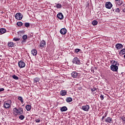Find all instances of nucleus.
Here are the masks:
<instances>
[{"label":"nucleus","instance_id":"obj_1","mask_svg":"<svg viewBox=\"0 0 125 125\" xmlns=\"http://www.w3.org/2000/svg\"><path fill=\"white\" fill-rule=\"evenodd\" d=\"M110 63H111V65L110 66L111 71H113V72H118V69H119V66L120 65L119 62L115 61H111Z\"/></svg>","mask_w":125,"mask_h":125},{"label":"nucleus","instance_id":"obj_2","mask_svg":"<svg viewBox=\"0 0 125 125\" xmlns=\"http://www.w3.org/2000/svg\"><path fill=\"white\" fill-rule=\"evenodd\" d=\"M13 112L16 113L17 115H22V114L24 113V111H23V108L22 107H19L17 109V108L15 107L13 109Z\"/></svg>","mask_w":125,"mask_h":125},{"label":"nucleus","instance_id":"obj_3","mask_svg":"<svg viewBox=\"0 0 125 125\" xmlns=\"http://www.w3.org/2000/svg\"><path fill=\"white\" fill-rule=\"evenodd\" d=\"M11 100H9L5 102L3 104V107L5 109H9L11 106Z\"/></svg>","mask_w":125,"mask_h":125},{"label":"nucleus","instance_id":"obj_4","mask_svg":"<svg viewBox=\"0 0 125 125\" xmlns=\"http://www.w3.org/2000/svg\"><path fill=\"white\" fill-rule=\"evenodd\" d=\"M72 63L77 65H81V60L78 57H75L72 60Z\"/></svg>","mask_w":125,"mask_h":125},{"label":"nucleus","instance_id":"obj_5","mask_svg":"<svg viewBox=\"0 0 125 125\" xmlns=\"http://www.w3.org/2000/svg\"><path fill=\"white\" fill-rule=\"evenodd\" d=\"M18 66L19 68H24V67L26 66V64L25 63V62L21 60L18 62Z\"/></svg>","mask_w":125,"mask_h":125},{"label":"nucleus","instance_id":"obj_6","mask_svg":"<svg viewBox=\"0 0 125 125\" xmlns=\"http://www.w3.org/2000/svg\"><path fill=\"white\" fill-rule=\"evenodd\" d=\"M15 18L17 20H21L23 18V15L21 13H18L16 14Z\"/></svg>","mask_w":125,"mask_h":125},{"label":"nucleus","instance_id":"obj_7","mask_svg":"<svg viewBox=\"0 0 125 125\" xmlns=\"http://www.w3.org/2000/svg\"><path fill=\"white\" fill-rule=\"evenodd\" d=\"M82 110H83V111H85V112H88L89 110V105L87 104L83 105L82 106Z\"/></svg>","mask_w":125,"mask_h":125},{"label":"nucleus","instance_id":"obj_8","mask_svg":"<svg viewBox=\"0 0 125 125\" xmlns=\"http://www.w3.org/2000/svg\"><path fill=\"white\" fill-rule=\"evenodd\" d=\"M112 6H113V5L110 2H107L105 3V7L106 8H108V9H111Z\"/></svg>","mask_w":125,"mask_h":125},{"label":"nucleus","instance_id":"obj_9","mask_svg":"<svg viewBox=\"0 0 125 125\" xmlns=\"http://www.w3.org/2000/svg\"><path fill=\"white\" fill-rule=\"evenodd\" d=\"M57 17L58 19H60V20H63L64 16H63V14H62V13H59L57 15Z\"/></svg>","mask_w":125,"mask_h":125},{"label":"nucleus","instance_id":"obj_10","mask_svg":"<svg viewBox=\"0 0 125 125\" xmlns=\"http://www.w3.org/2000/svg\"><path fill=\"white\" fill-rule=\"evenodd\" d=\"M60 32L62 35H66L67 34V29L66 28H62Z\"/></svg>","mask_w":125,"mask_h":125},{"label":"nucleus","instance_id":"obj_11","mask_svg":"<svg viewBox=\"0 0 125 125\" xmlns=\"http://www.w3.org/2000/svg\"><path fill=\"white\" fill-rule=\"evenodd\" d=\"M78 74L79 73H78L77 72L73 71L71 74V77L72 78H76L77 77H78Z\"/></svg>","mask_w":125,"mask_h":125},{"label":"nucleus","instance_id":"obj_12","mask_svg":"<svg viewBox=\"0 0 125 125\" xmlns=\"http://www.w3.org/2000/svg\"><path fill=\"white\" fill-rule=\"evenodd\" d=\"M44 45H45V41H44V40H43L40 42V47L43 48V47H44Z\"/></svg>","mask_w":125,"mask_h":125},{"label":"nucleus","instance_id":"obj_13","mask_svg":"<svg viewBox=\"0 0 125 125\" xmlns=\"http://www.w3.org/2000/svg\"><path fill=\"white\" fill-rule=\"evenodd\" d=\"M60 94L62 96H65L67 94V91L65 90H62L60 91Z\"/></svg>","mask_w":125,"mask_h":125},{"label":"nucleus","instance_id":"obj_14","mask_svg":"<svg viewBox=\"0 0 125 125\" xmlns=\"http://www.w3.org/2000/svg\"><path fill=\"white\" fill-rule=\"evenodd\" d=\"M105 123H108V124H111L112 123V118L111 117H107L105 119Z\"/></svg>","mask_w":125,"mask_h":125},{"label":"nucleus","instance_id":"obj_15","mask_svg":"<svg viewBox=\"0 0 125 125\" xmlns=\"http://www.w3.org/2000/svg\"><path fill=\"white\" fill-rule=\"evenodd\" d=\"M116 48L117 49H121V48H123V44L121 43H118L116 45Z\"/></svg>","mask_w":125,"mask_h":125},{"label":"nucleus","instance_id":"obj_16","mask_svg":"<svg viewBox=\"0 0 125 125\" xmlns=\"http://www.w3.org/2000/svg\"><path fill=\"white\" fill-rule=\"evenodd\" d=\"M60 110H61V112H66V111H67V110H68V108L66 106H62V107H61Z\"/></svg>","mask_w":125,"mask_h":125},{"label":"nucleus","instance_id":"obj_17","mask_svg":"<svg viewBox=\"0 0 125 125\" xmlns=\"http://www.w3.org/2000/svg\"><path fill=\"white\" fill-rule=\"evenodd\" d=\"M31 53L34 56H36L38 54V51L36 49H33L31 51Z\"/></svg>","mask_w":125,"mask_h":125},{"label":"nucleus","instance_id":"obj_18","mask_svg":"<svg viewBox=\"0 0 125 125\" xmlns=\"http://www.w3.org/2000/svg\"><path fill=\"white\" fill-rule=\"evenodd\" d=\"M25 108L26 109L27 111H31V109H32V105H27L25 106Z\"/></svg>","mask_w":125,"mask_h":125},{"label":"nucleus","instance_id":"obj_19","mask_svg":"<svg viewBox=\"0 0 125 125\" xmlns=\"http://www.w3.org/2000/svg\"><path fill=\"white\" fill-rule=\"evenodd\" d=\"M66 101L68 103H69V102H72V101H73V99L71 97H68L66 99Z\"/></svg>","mask_w":125,"mask_h":125},{"label":"nucleus","instance_id":"obj_20","mask_svg":"<svg viewBox=\"0 0 125 125\" xmlns=\"http://www.w3.org/2000/svg\"><path fill=\"white\" fill-rule=\"evenodd\" d=\"M19 119L20 120H21V121H22L25 119V116H24L23 115H22V114L19 115Z\"/></svg>","mask_w":125,"mask_h":125},{"label":"nucleus","instance_id":"obj_21","mask_svg":"<svg viewBox=\"0 0 125 125\" xmlns=\"http://www.w3.org/2000/svg\"><path fill=\"white\" fill-rule=\"evenodd\" d=\"M18 100H20V101H21V104H23V103H24V101L23 100V98H22V97L21 96H19L18 98Z\"/></svg>","mask_w":125,"mask_h":125},{"label":"nucleus","instance_id":"obj_22","mask_svg":"<svg viewBox=\"0 0 125 125\" xmlns=\"http://www.w3.org/2000/svg\"><path fill=\"white\" fill-rule=\"evenodd\" d=\"M6 32V30L4 28L0 29V34H4Z\"/></svg>","mask_w":125,"mask_h":125},{"label":"nucleus","instance_id":"obj_23","mask_svg":"<svg viewBox=\"0 0 125 125\" xmlns=\"http://www.w3.org/2000/svg\"><path fill=\"white\" fill-rule=\"evenodd\" d=\"M55 7L57 8H61L62 7V5L60 3L56 4Z\"/></svg>","mask_w":125,"mask_h":125},{"label":"nucleus","instance_id":"obj_24","mask_svg":"<svg viewBox=\"0 0 125 125\" xmlns=\"http://www.w3.org/2000/svg\"><path fill=\"white\" fill-rule=\"evenodd\" d=\"M120 55H124L125 54V49H123L120 52Z\"/></svg>","mask_w":125,"mask_h":125},{"label":"nucleus","instance_id":"obj_25","mask_svg":"<svg viewBox=\"0 0 125 125\" xmlns=\"http://www.w3.org/2000/svg\"><path fill=\"white\" fill-rule=\"evenodd\" d=\"M118 5H122V4H123V3H124V1H123V0H118V1L117 2Z\"/></svg>","mask_w":125,"mask_h":125},{"label":"nucleus","instance_id":"obj_26","mask_svg":"<svg viewBox=\"0 0 125 125\" xmlns=\"http://www.w3.org/2000/svg\"><path fill=\"white\" fill-rule=\"evenodd\" d=\"M98 22L97 21H93L92 22V25H93V26H96V25H97Z\"/></svg>","mask_w":125,"mask_h":125},{"label":"nucleus","instance_id":"obj_27","mask_svg":"<svg viewBox=\"0 0 125 125\" xmlns=\"http://www.w3.org/2000/svg\"><path fill=\"white\" fill-rule=\"evenodd\" d=\"M40 82V78H35L34 79V83H38Z\"/></svg>","mask_w":125,"mask_h":125},{"label":"nucleus","instance_id":"obj_28","mask_svg":"<svg viewBox=\"0 0 125 125\" xmlns=\"http://www.w3.org/2000/svg\"><path fill=\"white\" fill-rule=\"evenodd\" d=\"M8 45L9 47H12L13 45H14V43H13V42H10L8 44Z\"/></svg>","mask_w":125,"mask_h":125},{"label":"nucleus","instance_id":"obj_29","mask_svg":"<svg viewBox=\"0 0 125 125\" xmlns=\"http://www.w3.org/2000/svg\"><path fill=\"white\" fill-rule=\"evenodd\" d=\"M17 25L18 26H19V27H21V26H22V25H23V23L21 21H18L17 23Z\"/></svg>","mask_w":125,"mask_h":125},{"label":"nucleus","instance_id":"obj_30","mask_svg":"<svg viewBox=\"0 0 125 125\" xmlns=\"http://www.w3.org/2000/svg\"><path fill=\"white\" fill-rule=\"evenodd\" d=\"M13 41L15 42H19V41H20V38H17L15 37L13 39Z\"/></svg>","mask_w":125,"mask_h":125},{"label":"nucleus","instance_id":"obj_31","mask_svg":"<svg viewBox=\"0 0 125 125\" xmlns=\"http://www.w3.org/2000/svg\"><path fill=\"white\" fill-rule=\"evenodd\" d=\"M13 79H14V80H19V78L17 76L14 75L12 76Z\"/></svg>","mask_w":125,"mask_h":125},{"label":"nucleus","instance_id":"obj_32","mask_svg":"<svg viewBox=\"0 0 125 125\" xmlns=\"http://www.w3.org/2000/svg\"><path fill=\"white\" fill-rule=\"evenodd\" d=\"M24 26H25V27H26V28H28V27L30 26V23H29V22H26V23L24 24Z\"/></svg>","mask_w":125,"mask_h":125},{"label":"nucleus","instance_id":"obj_33","mask_svg":"<svg viewBox=\"0 0 125 125\" xmlns=\"http://www.w3.org/2000/svg\"><path fill=\"white\" fill-rule=\"evenodd\" d=\"M106 117H107V113L105 112V113H104V116H103V117L102 118L101 120H102V121H103V120H104V118H106Z\"/></svg>","mask_w":125,"mask_h":125},{"label":"nucleus","instance_id":"obj_34","mask_svg":"<svg viewBox=\"0 0 125 125\" xmlns=\"http://www.w3.org/2000/svg\"><path fill=\"white\" fill-rule=\"evenodd\" d=\"M27 39H28V37L26 35H24L22 36V39H23V40H26Z\"/></svg>","mask_w":125,"mask_h":125},{"label":"nucleus","instance_id":"obj_35","mask_svg":"<svg viewBox=\"0 0 125 125\" xmlns=\"http://www.w3.org/2000/svg\"><path fill=\"white\" fill-rule=\"evenodd\" d=\"M115 12H117V13H120V8H117L115 9Z\"/></svg>","mask_w":125,"mask_h":125},{"label":"nucleus","instance_id":"obj_36","mask_svg":"<svg viewBox=\"0 0 125 125\" xmlns=\"http://www.w3.org/2000/svg\"><path fill=\"white\" fill-rule=\"evenodd\" d=\"M81 51V49H75V52L76 53H78V52Z\"/></svg>","mask_w":125,"mask_h":125},{"label":"nucleus","instance_id":"obj_37","mask_svg":"<svg viewBox=\"0 0 125 125\" xmlns=\"http://www.w3.org/2000/svg\"><path fill=\"white\" fill-rule=\"evenodd\" d=\"M95 90H96V88H93L91 89V91H92V92H94Z\"/></svg>","mask_w":125,"mask_h":125},{"label":"nucleus","instance_id":"obj_38","mask_svg":"<svg viewBox=\"0 0 125 125\" xmlns=\"http://www.w3.org/2000/svg\"><path fill=\"white\" fill-rule=\"evenodd\" d=\"M100 98H101V100H103V99H104V95H100Z\"/></svg>","mask_w":125,"mask_h":125},{"label":"nucleus","instance_id":"obj_39","mask_svg":"<svg viewBox=\"0 0 125 125\" xmlns=\"http://www.w3.org/2000/svg\"><path fill=\"white\" fill-rule=\"evenodd\" d=\"M122 120L123 122H124V123L125 124V117H122Z\"/></svg>","mask_w":125,"mask_h":125},{"label":"nucleus","instance_id":"obj_40","mask_svg":"<svg viewBox=\"0 0 125 125\" xmlns=\"http://www.w3.org/2000/svg\"><path fill=\"white\" fill-rule=\"evenodd\" d=\"M35 121L36 122V123H40V122H41V120L40 119H36L35 120Z\"/></svg>","mask_w":125,"mask_h":125},{"label":"nucleus","instance_id":"obj_41","mask_svg":"<svg viewBox=\"0 0 125 125\" xmlns=\"http://www.w3.org/2000/svg\"><path fill=\"white\" fill-rule=\"evenodd\" d=\"M26 42V40H23L22 41L21 43L22 44H24V42Z\"/></svg>","mask_w":125,"mask_h":125},{"label":"nucleus","instance_id":"obj_42","mask_svg":"<svg viewBox=\"0 0 125 125\" xmlns=\"http://www.w3.org/2000/svg\"><path fill=\"white\" fill-rule=\"evenodd\" d=\"M1 91H4V88H0V92H1Z\"/></svg>","mask_w":125,"mask_h":125},{"label":"nucleus","instance_id":"obj_43","mask_svg":"<svg viewBox=\"0 0 125 125\" xmlns=\"http://www.w3.org/2000/svg\"><path fill=\"white\" fill-rule=\"evenodd\" d=\"M123 12H125V8L123 10Z\"/></svg>","mask_w":125,"mask_h":125},{"label":"nucleus","instance_id":"obj_44","mask_svg":"<svg viewBox=\"0 0 125 125\" xmlns=\"http://www.w3.org/2000/svg\"><path fill=\"white\" fill-rule=\"evenodd\" d=\"M116 0V1H119V0Z\"/></svg>","mask_w":125,"mask_h":125}]
</instances>
